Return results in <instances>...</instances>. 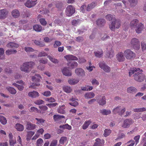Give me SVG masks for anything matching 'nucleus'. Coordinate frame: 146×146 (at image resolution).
I'll use <instances>...</instances> for the list:
<instances>
[{"mask_svg": "<svg viewBox=\"0 0 146 146\" xmlns=\"http://www.w3.org/2000/svg\"><path fill=\"white\" fill-rule=\"evenodd\" d=\"M47 58L53 63L56 64L58 63V60L57 59L53 58V57L50 56H48Z\"/></svg>", "mask_w": 146, "mask_h": 146, "instance_id": "obj_42", "label": "nucleus"}, {"mask_svg": "<svg viewBox=\"0 0 146 146\" xmlns=\"http://www.w3.org/2000/svg\"><path fill=\"white\" fill-rule=\"evenodd\" d=\"M0 122L3 125H5L7 123V120L5 117L0 115Z\"/></svg>", "mask_w": 146, "mask_h": 146, "instance_id": "obj_39", "label": "nucleus"}, {"mask_svg": "<svg viewBox=\"0 0 146 146\" xmlns=\"http://www.w3.org/2000/svg\"><path fill=\"white\" fill-rule=\"evenodd\" d=\"M91 123V121L90 120L86 121L82 126V129L84 130L86 129L90 124Z\"/></svg>", "mask_w": 146, "mask_h": 146, "instance_id": "obj_27", "label": "nucleus"}, {"mask_svg": "<svg viewBox=\"0 0 146 146\" xmlns=\"http://www.w3.org/2000/svg\"><path fill=\"white\" fill-rule=\"evenodd\" d=\"M106 19L109 21H112L111 23L109 25L110 29L111 31H114L115 28L118 29L120 27V22L119 21L116 20L115 15H108L106 16Z\"/></svg>", "mask_w": 146, "mask_h": 146, "instance_id": "obj_2", "label": "nucleus"}, {"mask_svg": "<svg viewBox=\"0 0 146 146\" xmlns=\"http://www.w3.org/2000/svg\"><path fill=\"white\" fill-rule=\"evenodd\" d=\"M64 91L66 93H70L72 91L70 87L68 86H65L63 87Z\"/></svg>", "mask_w": 146, "mask_h": 146, "instance_id": "obj_38", "label": "nucleus"}, {"mask_svg": "<svg viewBox=\"0 0 146 146\" xmlns=\"http://www.w3.org/2000/svg\"><path fill=\"white\" fill-rule=\"evenodd\" d=\"M36 0H28L27 2L25 3V6L29 8H31L36 5L35 2Z\"/></svg>", "mask_w": 146, "mask_h": 146, "instance_id": "obj_12", "label": "nucleus"}, {"mask_svg": "<svg viewBox=\"0 0 146 146\" xmlns=\"http://www.w3.org/2000/svg\"><path fill=\"white\" fill-rule=\"evenodd\" d=\"M32 80L33 81H35L34 83L31 84V85L29 86V88H31L35 89L36 86V79L35 76H33L32 78Z\"/></svg>", "mask_w": 146, "mask_h": 146, "instance_id": "obj_23", "label": "nucleus"}, {"mask_svg": "<svg viewBox=\"0 0 146 146\" xmlns=\"http://www.w3.org/2000/svg\"><path fill=\"white\" fill-rule=\"evenodd\" d=\"M35 133L33 131H29L27 132V141L30 140L31 137L34 135Z\"/></svg>", "mask_w": 146, "mask_h": 146, "instance_id": "obj_36", "label": "nucleus"}, {"mask_svg": "<svg viewBox=\"0 0 146 146\" xmlns=\"http://www.w3.org/2000/svg\"><path fill=\"white\" fill-rule=\"evenodd\" d=\"M138 20L137 19H135L131 21L130 24V28L132 29L135 28L138 25Z\"/></svg>", "mask_w": 146, "mask_h": 146, "instance_id": "obj_20", "label": "nucleus"}, {"mask_svg": "<svg viewBox=\"0 0 146 146\" xmlns=\"http://www.w3.org/2000/svg\"><path fill=\"white\" fill-rule=\"evenodd\" d=\"M6 89L12 94H15L17 93L16 90L13 87H7L6 88Z\"/></svg>", "mask_w": 146, "mask_h": 146, "instance_id": "obj_30", "label": "nucleus"}, {"mask_svg": "<svg viewBox=\"0 0 146 146\" xmlns=\"http://www.w3.org/2000/svg\"><path fill=\"white\" fill-rule=\"evenodd\" d=\"M100 113L103 115H108L111 113V111L109 110H106L105 109L101 110Z\"/></svg>", "mask_w": 146, "mask_h": 146, "instance_id": "obj_31", "label": "nucleus"}, {"mask_svg": "<svg viewBox=\"0 0 146 146\" xmlns=\"http://www.w3.org/2000/svg\"><path fill=\"white\" fill-rule=\"evenodd\" d=\"M65 106L64 105L59 106L57 110L58 112L60 113L64 114L65 113Z\"/></svg>", "mask_w": 146, "mask_h": 146, "instance_id": "obj_28", "label": "nucleus"}, {"mask_svg": "<svg viewBox=\"0 0 146 146\" xmlns=\"http://www.w3.org/2000/svg\"><path fill=\"white\" fill-rule=\"evenodd\" d=\"M94 53L96 57L100 58L102 56L103 52L102 50H100V51L95 52Z\"/></svg>", "mask_w": 146, "mask_h": 146, "instance_id": "obj_35", "label": "nucleus"}, {"mask_svg": "<svg viewBox=\"0 0 146 146\" xmlns=\"http://www.w3.org/2000/svg\"><path fill=\"white\" fill-rule=\"evenodd\" d=\"M44 130L43 128H41L39 130H37V138L40 135L42 134Z\"/></svg>", "mask_w": 146, "mask_h": 146, "instance_id": "obj_56", "label": "nucleus"}, {"mask_svg": "<svg viewBox=\"0 0 146 146\" xmlns=\"http://www.w3.org/2000/svg\"><path fill=\"white\" fill-rule=\"evenodd\" d=\"M99 65L100 68L103 70L105 72L108 73L111 71L110 67L106 65L104 62H100Z\"/></svg>", "mask_w": 146, "mask_h": 146, "instance_id": "obj_8", "label": "nucleus"}, {"mask_svg": "<svg viewBox=\"0 0 146 146\" xmlns=\"http://www.w3.org/2000/svg\"><path fill=\"white\" fill-rule=\"evenodd\" d=\"M108 53V58H111L112 57L114 54L113 51V50L111 49L110 51H109Z\"/></svg>", "mask_w": 146, "mask_h": 146, "instance_id": "obj_51", "label": "nucleus"}, {"mask_svg": "<svg viewBox=\"0 0 146 146\" xmlns=\"http://www.w3.org/2000/svg\"><path fill=\"white\" fill-rule=\"evenodd\" d=\"M13 85L17 87L18 89L20 91H22L24 89V87L23 86L17 84L16 83H13Z\"/></svg>", "mask_w": 146, "mask_h": 146, "instance_id": "obj_44", "label": "nucleus"}, {"mask_svg": "<svg viewBox=\"0 0 146 146\" xmlns=\"http://www.w3.org/2000/svg\"><path fill=\"white\" fill-rule=\"evenodd\" d=\"M84 96L86 99H91L94 97L95 94L92 92H87L85 94Z\"/></svg>", "mask_w": 146, "mask_h": 146, "instance_id": "obj_22", "label": "nucleus"}, {"mask_svg": "<svg viewBox=\"0 0 146 146\" xmlns=\"http://www.w3.org/2000/svg\"><path fill=\"white\" fill-rule=\"evenodd\" d=\"M67 138L66 137H61L59 141V143L61 144H63L64 143L66 142L67 140Z\"/></svg>", "mask_w": 146, "mask_h": 146, "instance_id": "obj_50", "label": "nucleus"}, {"mask_svg": "<svg viewBox=\"0 0 146 146\" xmlns=\"http://www.w3.org/2000/svg\"><path fill=\"white\" fill-rule=\"evenodd\" d=\"M96 4L95 3L92 2L91 4H89L86 8L87 11H89L94 8L96 5Z\"/></svg>", "mask_w": 146, "mask_h": 146, "instance_id": "obj_34", "label": "nucleus"}, {"mask_svg": "<svg viewBox=\"0 0 146 146\" xmlns=\"http://www.w3.org/2000/svg\"><path fill=\"white\" fill-rule=\"evenodd\" d=\"M62 3L60 2H57L55 4L56 7L58 9L61 8L62 7Z\"/></svg>", "mask_w": 146, "mask_h": 146, "instance_id": "obj_60", "label": "nucleus"}, {"mask_svg": "<svg viewBox=\"0 0 146 146\" xmlns=\"http://www.w3.org/2000/svg\"><path fill=\"white\" fill-rule=\"evenodd\" d=\"M67 65L71 69H73L77 67L78 63L75 61H70L67 63Z\"/></svg>", "mask_w": 146, "mask_h": 146, "instance_id": "obj_17", "label": "nucleus"}, {"mask_svg": "<svg viewBox=\"0 0 146 146\" xmlns=\"http://www.w3.org/2000/svg\"><path fill=\"white\" fill-rule=\"evenodd\" d=\"M131 46L136 50H138L140 47V42L138 39L135 38H132L131 41Z\"/></svg>", "mask_w": 146, "mask_h": 146, "instance_id": "obj_6", "label": "nucleus"}, {"mask_svg": "<svg viewBox=\"0 0 146 146\" xmlns=\"http://www.w3.org/2000/svg\"><path fill=\"white\" fill-rule=\"evenodd\" d=\"M144 26L142 23H140L138 24L136 27L135 31L137 33H140L142 30L144 29Z\"/></svg>", "mask_w": 146, "mask_h": 146, "instance_id": "obj_15", "label": "nucleus"}, {"mask_svg": "<svg viewBox=\"0 0 146 146\" xmlns=\"http://www.w3.org/2000/svg\"><path fill=\"white\" fill-rule=\"evenodd\" d=\"M110 38L109 36L107 34H105L104 36L102 37V40H106Z\"/></svg>", "mask_w": 146, "mask_h": 146, "instance_id": "obj_64", "label": "nucleus"}, {"mask_svg": "<svg viewBox=\"0 0 146 146\" xmlns=\"http://www.w3.org/2000/svg\"><path fill=\"white\" fill-rule=\"evenodd\" d=\"M133 111L134 112H143L146 111V108L144 107L140 108H136L133 109Z\"/></svg>", "mask_w": 146, "mask_h": 146, "instance_id": "obj_37", "label": "nucleus"}, {"mask_svg": "<svg viewBox=\"0 0 146 146\" xmlns=\"http://www.w3.org/2000/svg\"><path fill=\"white\" fill-rule=\"evenodd\" d=\"M117 60L119 62H122L125 60L123 53L122 52H118L116 55Z\"/></svg>", "mask_w": 146, "mask_h": 146, "instance_id": "obj_13", "label": "nucleus"}, {"mask_svg": "<svg viewBox=\"0 0 146 146\" xmlns=\"http://www.w3.org/2000/svg\"><path fill=\"white\" fill-rule=\"evenodd\" d=\"M9 144L10 145L14 146V145L16 143V140H13V139H9Z\"/></svg>", "mask_w": 146, "mask_h": 146, "instance_id": "obj_63", "label": "nucleus"}, {"mask_svg": "<svg viewBox=\"0 0 146 146\" xmlns=\"http://www.w3.org/2000/svg\"><path fill=\"white\" fill-rule=\"evenodd\" d=\"M42 94L45 96L48 97L51 95V93L50 91H46L44 92Z\"/></svg>", "mask_w": 146, "mask_h": 146, "instance_id": "obj_61", "label": "nucleus"}, {"mask_svg": "<svg viewBox=\"0 0 146 146\" xmlns=\"http://www.w3.org/2000/svg\"><path fill=\"white\" fill-rule=\"evenodd\" d=\"M127 92L129 93H133L137 92V89L135 87L131 86L127 88Z\"/></svg>", "mask_w": 146, "mask_h": 146, "instance_id": "obj_24", "label": "nucleus"}, {"mask_svg": "<svg viewBox=\"0 0 146 146\" xmlns=\"http://www.w3.org/2000/svg\"><path fill=\"white\" fill-rule=\"evenodd\" d=\"M64 118V116L63 115H54L53 116V119L55 121H58L61 118Z\"/></svg>", "mask_w": 146, "mask_h": 146, "instance_id": "obj_41", "label": "nucleus"}, {"mask_svg": "<svg viewBox=\"0 0 146 146\" xmlns=\"http://www.w3.org/2000/svg\"><path fill=\"white\" fill-rule=\"evenodd\" d=\"M4 50L3 48H0V59H4L5 57L4 55Z\"/></svg>", "mask_w": 146, "mask_h": 146, "instance_id": "obj_43", "label": "nucleus"}, {"mask_svg": "<svg viewBox=\"0 0 146 146\" xmlns=\"http://www.w3.org/2000/svg\"><path fill=\"white\" fill-rule=\"evenodd\" d=\"M91 82L92 84L93 85L98 86L99 84L98 81L95 78L92 79Z\"/></svg>", "mask_w": 146, "mask_h": 146, "instance_id": "obj_54", "label": "nucleus"}, {"mask_svg": "<svg viewBox=\"0 0 146 146\" xmlns=\"http://www.w3.org/2000/svg\"><path fill=\"white\" fill-rule=\"evenodd\" d=\"M35 65V63L33 62H26L23 63L21 67V70L26 73L29 72Z\"/></svg>", "mask_w": 146, "mask_h": 146, "instance_id": "obj_3", "label": "nucleus"}, {"mask_svg": "<svg viewBox=\"0 0 146 146\" xmlns=\"http://www.w3.org/2000/svg\"><path fill=\"white\" fill-rule=\"evenodd\" d=\"M39 21L41 24L43 26H46L47 24V22L44 19H40Z\"/></svg>", "mask_w": 146, "mask_h": 146, "instance_id": "obj_55", "label": "nucleus"}, {"mask_svg": "<svg viewBox=\"0 0 146 146\" xmlns=\"http://www.w3.org/2000/svg\"><path fill=\"white\" fill-rule=\"evenodd\" d=\"M28 95L32 98H35L36 96V92L33 91L30 92L28 94Z\"/></svg>", "mask_w": 146, "mask_h": 146, "instance_id": "obj_48", "label": "nucleus"}, {"mask_svg": "<svg viewBox=\"0 0 146 146\" xmlns=\"http://www.w3.org/2000/svg\"><path fill=\"white\" fill-rule=\"evenodd\" d=\"M71 100L73 102L69 103L71 105L75 107L78 105V102L76 101H74L73 98H72Z\"/></svg>", "mask_w": 146, "mask_h": 146, "instance_id": "obj_59", "label": "nucleus"}, {"mask_svg": "<svg viewBox=\"0 0 146 146\" xmlns=\"http://www.w3.org/2000/svg\"><path fill=\"white\" fill-rule=\"evenodd\" d=\"M21 76L18 74H15L13 75L12 78L13 79H19L21 77Z\"/></svg>", "mask_w": 146, "mask_h": 146, "instance_id": "obj_57", "label": "nucleus"}, {"mask_svg": "<svg viewBox=\"0 0 146 146\" xmlns=\"http://www.w3.org/2000/svg\"><path fill=\"white\" fill-rule=\"evenodd\" d=\"M45 121V120L41 118H37V124L41 125H43Z\"/></svg>", "mask_w": 146, "mask_h": 146, "instance_id": "obj_49", "label": "nucleus"}, {"mask_svg": "<svg viewBox=\"0 0 146 146\" xmlns=\"http://www.w3.org/2000/svg\"><path fill=\"white\" fill-rule=\"evenodd\" d=\"M133 123V121L131 119H125L123 122L122 127L125 128L129 127Z\"/></svg>", "mask_w": 146, "mask_h": 146, "instance_id": "obj_9", "label": "nucleus"}, {"mask_svg": "<svg viewBox=\"0 0 146 146\" xmlns=\"http://www.w3.org/2000/svg\"><path fill=\"white\" fill-rule=\"evenodd\" d=\"M66 13L67 16L70 17L75 12L74 7L71 5L68 6L66 9Z\"/></svg>", "mask_w": 146, "mask_h": 146, "instance_id": "obj_7", "label": "nucleus"}, {"mask_svg": "<svg viewBox=\"0 0 146 146\" xmlns=\"http://www.w3.org/2000/svg\"><path fill=\"white\" fill-rule=\"evenodd\" d=\"M131 6H135L137 3L138 0H128Z\"/></svg>", "mask_w": 146, "mask_h": 146, "instance_id": "obj_46", "label": "nucleus"}, {"mask_svg": "<svg viewBox=\"0 0 146 146\" xmlns=\"http://www.w3.org/2000/svg\"><path fill=\"white\" fill-rule=\"evenodd\" d=\"M79 81V80L78 79H70L68 82L70 85H73L77 83Z\"/></svg>", "mask_w": 146, "mask_h": 146, "instance_id": "obj_32", "label": "nucleus"}, {"mask_svg": "<svg viewBox=\"0 0 146 146\" xmlns=\"http://www.w3.org/2000/svg\"><path fill=\"white\" fill-rule=\"evenodd\" d=\"M22 15L23 17L27 18L30 16V13L29 11L26 10L23 13Z\"/></svg>", "mask_w": 146, "mask_h": 146, "instance_id": "obj_45", "label": "nucleus"}, {"mask_svg": "<svg viewBox=\"0 0 146 146\" xmlns=\"http://www.w3.org/2000/svg\"><path fill=\"white\" fill-rule=\"evenodd\" d=\"M7 46L9 48H15L19 47V45L15 43L10 42L7 44Z\"/></svg>", "mask_w": 146, "mask_h": 146, "instance_id": "obj_25", "label": "nucleus"}, {"mask_svg": "<svg viewBox=\"0 0 146 146\" xmlns=\"http://www.w3.org/2000/svg\"><path fill=\"white\" fill-rule=\"evenodd\" d=\"M15 128L18 131H23L24 129L23 126L20 123L16 124Z\"/></svg>", "mask_w": 146, "mask_h": 146, "instance_id": "obj_29", "label": "nucleus"}, {"mask_svg": "<svg viewBox=\"0 0 146 146\" xmlns=\"http://www.w3.org/2000/svg\"><path fill=\"white\" fill-rule=\"evenodd\" d=\"M111 130L110 129H106L104 131V135L105 137H107L111 133Z\"/></svg>", "mask_w": 146, "mask_h": 146, "instance_id": "obj_47", "label": "nucleus"}, {"mask_svg": "<svg viewBox=\"0 0 146 146\" xmlns=\"http://www.w3.org/2000/svg\"><path fill=\"white\" fill-rule=\"evenodd\" d=\"M124 55L128 59H130L135 57L134 53L130 49H127L124 52Z\"/></svg>", "mask_w": 146, "mask_h": 146, "instance_id": "obj_5", "label": "nucleus"}, {"mask_svg": "<svg viewBox=\"0 0 146 146\" xmlns=\"http://www.w3.org/2000/svg\"><path fill=\"white\" fill-rule=\"evenodd\" d=\"M11 13L12 16L14 18H18L20 15L19 11L16 9L13 10Z\"/></svg>", "mask_w": 146, "mask_h": 146, "instance_id": "obj_26", "label": "nucleus"}, {"mask_svg": "<svg viewBox=\"0 0 146 146\" xmlns=\"http://www.w3.org/2000/svg\"><path fill=\"white\" fill-rule=\"evenodd\" d=\"M40 63H42L44 64H45L48 62V60L46 59L42 58L39 61Z\"/></svg>", "mask_w": 146, "mask_h": 146, "instance_id": "obj_62", "label": "nucleus"}, {"mask_svg": "<svg viewBox=\"0 0 146 146\" xmlns=\"http://www.w3.org/2000/svg\"><path fill=\"white\" fill-rule=\"evenodd\" d=\"M98 103L100 105L103 106L106 104V98L105 96H100L99 98L97 99Z\"/></svg>", "mask_w": 146, "mask_h": 146, "instance_id": "obj_14", "label": "nucleus"}, {"mask_svg": "<svg viewBox=\"0 0 146 146\" xmlns=\"http://www.w3.org/2000/svg\"><path fill=\"white\" fill-rule=\"evenodd\" d=\"M17 51L15 50H7L6 51V54L8 55L11 54H12L15 53Z\"/></svg>", "mask_w": 146, "mask_h": 146, "instance_id": "obj_40", "label": "nucleus"}, {"mask_svg": "<svg viewBox=\"0 0 146 146\" xmlns=\"http://www.w3.org/2000/svg\"><path fill=\"white\" fill-rule=\"evenodd\" d=\"M8 13V11L6 9L0 10V19H5L7 17Z\"/></svg>", "mask_w": 146, "mask_h": 146, "instance_id": "obj_10", "label": "nucleus"}, {"mask_svg": "<svg viewBox=\"0 0 146 146\" xmlns=\"http://www.w3.org/2000/svg\"><path fill=\"white\" fill-rule=\"evenodd\" d=\"M63 75L66 76H70L72 75L71 72L67 67H64L62 70Z\"/></svg>", "mask_w": 146, "mask_h": 146, "instance_id": "obj_19", "label": "nucleus"}, {"mask_svg": "<svg viewBox=\"0 0 146 146\" xmlns=\"http://www.w3.org/2000/svg\"><path fill=\"white\" fill-rule=\"evenodd\" d=\"M61 44V42L60 41L56 40L54 42L53 46L55 48H56L58 46H60Z\"/></svg>", "mask_w": 146, "mask_h": 146, "instance_id": "obj_52", "label": "nucleus"}, {"mask_svg": "<svg viewBox=\"0 0 146 146\" xmlns=\"http://www.w3.org/2000/svg\"><path fill=\"white\" fill-rule=\"evenodd\" d=\"M96 142L94 143V146H102L104 143V141L99 138H97L95 140Z\"/></svg>", "mask_w": 146, "mask_h": 146, "instance_id": "obj_18", "label": "nucleus"}, {"mask_svg": "<svg viewBox=\"0 0 146 146\" xmlns=\"http://www.w3.org/2000/svg\"><path fill=\"white\" fill-rule=\"evenodd\" d=\"M143 71L139 68H133L129 71V75L131 76L133 74L134 80L138 82H142L145 79V76L142 73Z\"/></svg>", "mask_w": 146, "mask_h": 146, "instance_id": "obj_1", "label": "nucleus"}, {"mask_svg": "<svg viewBox=\"0 0 146 146\" xmlns=\"http://www.w3.org/2000/svg\"><path fill=\"white\" fill-rule=\"evenodd\" d=\"M35 127V125L30 122H27V129L29 130H31L34 129Z\"/></svg>", "mask_w": 146, "mask_h": 146, "instance_id": "obj_33", "label": "nucleus"}, {"mask_svg": "<svg viewBox=\"0 0 146 146\" xmlns=\"http://www.w3.org/2000/svg\"><path fill=\"white\" fill-rule=\"evenodd\" d=\"M126 110L125 108L124 107L122 108L121 106H119L113 109L112 112L114 114H118L121 116L125 111Z\"/></svg>", "mask_w": 146, "mask_h": 146, "instance_id": "obj_4", "label": "nucleus"}, {"mask_svg": "<svg viewBox=\"0 0 146 146\" xmlns=\"http://www.w3.org/2000/svg\"><path fill=\"white\" fill-rule=\"evenodd\" d=\"M106 23V21L103 19H99L96 21L97 25L100 27L104 26Z\"/></svg>", "mask_w": 146, "mask_h": 146, "instance_id": "obj_21", "label": "nucleus"}, {"mask_svg": "<svg viewBox=\"0 0 146 146\" xmlns=\"http://www.w3.org/2000/svg\"><path fill=\"white\" fill-rule=\"evenodd\" d=\"M75 72L77 75L79 77L83 76L85 75V72L83 69L78 68L75 70Z\"/></svg>", "mask_w": 146, "mask_h": 146, "instance_id": "obj_11", "label": "nucleus"}, {"mask_svg": "<svg viewBox=\"0 0 146 146\" xmlns=\"http://www.w3.org/2000/svg\"><path fill=\"white\" fill-rule=\"evenodd\" d=\"M25 51L27 52H33L34 51L33 48L30 47H25Z\"/></svg>", "mask_w": 146, "mask_h": 146, "instance_id": "obj_53", "label": "nucleus"}, {"mask_svg": "<svg viewBox=\"0 0 146 146\" xmlns=\"http://www.w3.org/2000/svg\"><path fill=\"white\" fill-rule=\"evenodd\" d=\"M67 60H77L78 58L72 55H67L64 56Z\"/></svg>", "mask_w": 146, "mask_h": 146, "instance_id": "obj_16", "label": "nucleus"}, {"mask_svg": "<svg viewBox=\"0 0 146 146\" xmlns=\"http://www.w3.org/2000/svg\"><path fill=\"white\" fill-rule=\"evenodd\" d=\"M57 143L58 141L56 140H54L51 142L49 146H56Z\"/></svg>", "mask_w": 146, "mask_h": 146, "instance_id": "obj_58", "label": "nucleus"}]
</instances>
